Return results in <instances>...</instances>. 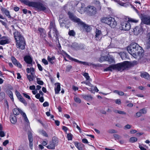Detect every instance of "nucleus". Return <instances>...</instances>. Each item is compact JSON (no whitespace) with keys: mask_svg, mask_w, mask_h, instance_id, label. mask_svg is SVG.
Listing matches in <instances>:
<instances>
[{"mask_svg":"<svg viewBox=\"0 0 150 150\" xmlns=\"http://www.w3.org/2000/svg\"><path fill=\"white\" fill-rule=\"evenodd\" d=\"M38 30L40 33L45 34L46 33L44 29L42 28H39L38 29Z\"/></svg>","mask_w":150,"mask_h":150,"instance_id":"obj_48","label":"nucleus"},{"mask_svg":"<svg viewBox=\"0 0 150 150\" xmlns=\"http://www.w3.org/2000/svg\"><path fill=\"white\" fill-rule=\"evenodd\" d=\"M68 34L70 36H74L75 35V33L73 30H70L69 31Z\"/></svg>","mask_w":150,"mask_h":150,"instance_id":"obj_38","label":"nucleus"},{"mask_svg":"<svg viewBox=\"0 0 150 150\" xmlns=\"http://www.w3.org/2000/svg\"><path fill=\"white\" fill-rule=\"evenodd\" d=\"M114 21V18L111 17L107 18V17H103L100 20V21L103 23H104L108 24H110L111 22L110 21Z\"/></svg>","mask_w":150,"mask_h":150,"instance_id":"obj_11","label":"nucleus"},{"mask_svg":"<svg viewBox=\"0 0 150 150\" xmlns=\"http://www.w3.org/2000/svg\"><path fill=\"white\" fill-rule=\"evenodd\" d=\"M6 93L8 95L12 101H13V94L12 92L10 90H8L6 91Z\"/></svg>","mask_w":150,"mask_h":150,"instance_id":"obj_28","label":"nucleus"},{"mask_svg":"<svg viewBox=\"0 0 150 150\" xmlns=\"http://www.w3.org/2000/svg\"><path fill=\"white\" fill-rule=\"evenodd\" d=\"M140 76L145 79L149 80L150 79V75L147 72H145L143 73H141Z\"/></svg>","mask_w":150,"mask_h":150,"instance_id":"obj_23","label":"nucleus"},{"mask_svg":"<svg viewBox=\"0 0 150 150\" xmlns=\"http://www.w3.org/2000/svg\"><path fill=\"white\" fill-rule=\"evenodd\" d=\"M131 27L129 23L127 22H122L121 23L119 29L121 30H128L130 29Z\"/></svg>","mask_w":150,"mask_h":150,"instance_id":"obj_6","label":"nucleus"},{"mask_svg":"<svg viewBox=\"0 0 150 150\" xmlns=\"http://www.w3.org/2000/svg\"><path fill=\"white\" fill-rule=\"evenodd\" d=\"M114 21H110L111 23L110 24H108V25H109L111 27L114 28H115L117 25L116 21H115L114 18Z\"/></svg>","mask_w":150,"mask_h":150,"instance_id":"obj_31","label":"nucleus"},{"mask_svg":"<svg viewBox=\"0 0 150 150\" xmlns=\"http://www.w3.org/2000/svg\"><path fill=\"white\" fill-rule=\"evenodd\" d=\"M66 56L67 57V58H69L70 60H71L72 61H74V62H76V60H77V59H74V58H72V57H70L68 54H67V55Z\"/></svg>","mask_w":150,"mask_h":150,"instance_id":"obj_44","label":"nucleus"},{"mask_svg":"<svg viewBox=\"0 0 150 150\" xmlns=\"http://www.w3.org/2000/svg\"><path fill=\"white\" fill-rule=\"evenodd\" d=\"M76 62H78V63H79L80 64H83V65H86V66H90V65H94V66H96V65L94 64H93V63H88V62H82V61H79V60H76Z\"/></svg>","mask_w":150,"mask_h":150,"instance_id":"obj_21","label":"nucleus"},{"mask_svg":"<svg viewBox=\"0 0 150 150\" xmlns=\"http://www.w3.org/2000/svg\"><path fill=\"white\" fill-rule=\"evenodd\" d=\"M19 100L21 102L23 103L26 106L27 105V102L23 97L20 98Z\"/></svg>","mask_w":150,"mask_h":150,"instance_id":"obj_34","label":"nucleus"},{"mask_svg":"<svg viewBox=\"0 0 150 150\" xmlns=\"http://www.w3.org/2000/svg\"><path fill=\"white\" fill-rule=\"evenodd\" d=\"M72 136H73V135H72V134H71L69 133V134H68L67 135L68 139L69 140H71L72 139Z\"/></svg>","mask_w":150,"mask_h":150,"instance_id":"obj_46","label":"nucleus"},{"mask_svg":"<svg viewBox=\"0 0 150 150\" xmlns=\"http://www.w3.org/2000/svg\"><path fill=\"white\" fill-rule=\"evenodd\" d=\"M105 57L106 56L101 57L99 59V61L102 62L103 61L105 60Z\"/></svg>","mask_w":150,"mask_h":150,"instance_id":"obj_52","label":"nucleus"},{"mask_svg":"<svg viewBox=\"0 0 150 150\" xmlns=\"http://www.w3.org/2000/svg\"><path fill=\"white\" fill-rule=\"evenodd\" d=\"M1 10L3 13L5 14L6 16H8V18H11V16L10 15L9 11L6 8H2Z\"/></svg>","mask_w":150,"mask_h":150,"instance_id":"obj_20","label":"nucleus"},{"mask_svg":"<svg viewBox=\"0 0 150 150\" xmlns=\"http://www.w3.org/2000/svg\"><path fill=\"white\" fill-rule=\"evenodd\" d=\"M27 77L29 81H33V78L32 77V76L30 75H27Z\"/></svg>","mask_w":150,"mask_h":150,"instance_id":"obj_47","label":"nucleus"},{"mask_svg":"<svg viewBox=\"0 0 150 150\" xmlns=\"http://www.w3.org/2000/svg\"><path fill=\"white\" fill-rule=\"evenodd\" d=\"M28 137L29 139V141H33V137L32 134L31 132L28 131Z\"/></svg>","mask_w":150,"mask_h":150,"instance_id":"obj_36","label":"nucleus"},{"mask_svg":"<svg viewBox=\"0 0 150 150\" xmlns=\"http://www.w3.org/2000/svg\"><path fill=\"white\" fill-rule=\"evenodd\" d=\"M119 54L122 60H125L126 59L128 58V54L125 51L120 52Z\"/></svg>","mask_w":150,"mask_h":150,"instance_id":"obj_18","label":"nucleus"},{"mask_svg":"<svg viewBox=\"0 0 150 150\" xmlns=\"http://www.w3.org/2000/svg\"><path fill=\"white\" fill-rule=\"evenodd\" d=\"M132 67L134 66V65H136L137 64V61H134L131 62Z\"/></svg>","mask_w":150,"mask_h":150,"instance_id":"obj_56","label":"nucleus"},{"mask_svg":"<svg viewBox=\"0 0 150 150\" xmlns=\"http://www.w3.org/2000/svg\"><path fill=\"white\" fill-rule=\"evenodd\" d=\"M113 136L115 138V140H119L121 138V137L117 134H114Z\"/></svg>","mask_w":150,"mask_h":150,"instance_id":"obj_42","label":"nucleus"},{"mask_svg":"<svg viewBox=\"0 0 150 150\" xmlns=\"http://www.w3.org/2000/svg\"><path fill=\"white\" fill-rule=\"evenodd\" d=\"M53 30L54 31L56 36L55 37H56V39H58V37L59 36V33L58 32L57 30V29L56 28H54L53 29Z\"/></svg>","mask_w":150,"mask_h":150,"instance_id":"obj_32","label":"nucleus"},{"mask_svg":"<svg viewBox=\"0 0 150 150\" xmlns=\"http://www.w3.org/2000/svg\"><path fill=\"white\" fill-rule=\"evenodd\" d=\"M11 59L12 62L14 65L19 67V68H21L22 66L21 64L16 59V58L14 57H11Z\"/></svg>","mask_w":150,"mask_h":150,"instance_id":"obj_14","label":"nucleus"},{"mask_svg":"<svg viewBox=\"0 0 150 150\" xmlns=\"http://www.w3.org/2000/svg\"><path fill=\"white\" fill-rule=\"evenodd\" d=\"M139 17L142 21L140 24L142 26L144 24L150 25V16L144 14H140Z\"/></svg>","mask_w":150,"mask_h":150,"instance_id":"obj_5","label":"nucleus"},{"mask_svg":"<svg viewBox=\"0 0 150 150\" xmlns=\"http://www.w3.org/2000/svg\"><path fill=\"white\" fill-rule=\"evenodd\" d=\"M85 77L86 79V80L88 81L90 79V76L88 75V73L85 72L83 74H82Z\"/></svg>","mask_w":150,"mask_h":150,"instance_id":"obj_39","label":"nucleus"},{"mask_svg":"<svg viewBox=\"0 0 150 150\" xmlns=\"http://www.w3.org/2000/svg\"><path fill=\"white\" fill-rule=\"evenodd\" d=\"M79 25L82 26L87 32H90L91 29V27L90 26L85 23L81 21H80Z\"/></svg>","mask_w":150,"mask_h":150,"instance_id":"obj_12","label":"nucleus"},{"mask_svg":"<svg viewBox=\"0 0 150 150\" xmlns=\"http://www.w3.org/2000/svg\"><path fill=\"white\" fill-rule=\"evenodd\" d=\"M82 97L85 100H92L93 98L92 96L91 95L88 96L83 95H82Z\"/></svg>","mask_w":150,"mask_h":150,"instance_id":"obj_29","label":"nucleus"},{"mask_svg":"<svg viewBox=\"0 0 150 150\" xmlns=\"http://www.w3.org/2000/svg\"><path fill=\"white\" fill-rule=\"evenodd\" d=\"M128 21L129 22L136 23L138 22L139 20L136 19L131 18H129Z\"/></svg>","mask_w":150,"mask_h":150,"instance_id":"obj_33","label":"nucleus"},{"mask_svg":"<svg viewBox=\"0 0 150 150\" xmlns=\"http://www.w3.org/2000/svg\"><path fill=\"white\" fill-rule=\"evenodd\" d=\"M67 14L69 15V19L71 21L77 23L78 24L81 21L79 18H77L74 15L73 13L70 11L68 12Z\"/></svg>","mask_w":150,"mask_h":150,"instance_id":"obj_8","label":"nucleus"},{"mask_svg":"<svg viewBox=\"0 0 150 150\" xmlns=\"http://www.w3.org/2000/svg\"><path fill=\"white\" fill-rule=\"evenodd\" d=\"M42 105L44 107H45L48 106L49 104L48 102H45Z\"/></svg>","mask_w":150,"mask_h":150,"instance_id":"obj_61","label":"nucleus"},{"mask_svg":"<svg viewBox=\"0 0 150 150\" xmlns=\"http://www.w3.org/2000/svg\"><path fill=\"white\" fill-rule=\"evenodd\" d=\"M95 4L96 7V10L97 9L98 11H100L101 9V6L100 2L96 1L95 2Z\"/></svg>","mask_w":150,"mask_h":150,"instance_id":"obj_24","label":"nucleus"},{"mask_svg":"<svg viewBox=\"0 0 150 150\" xmlns=\"http://www.w3.org/2000/svg\"><path fill=\"white\" fill-rule=\"evenodd\" d=\"M75 146L79 150H84V145L80 142H74Z\"/></svg>","mask_w":150,"mask_h":150,"instance_id":"obj_16","label":"nucleus"},{"mask_svg":"<svg viewBox=\"0 0 150 150\" xmlns=\"http://www.w3.org/2000/svg\"><path fill=\"white\" fill-rule=\"evenodd\" d=\"M9 42L8 39H6L5 40H1V38H0V45H3L7 43H8Z\"/></svg>","mask_w":150,"mask_h":150,"instance_id":"obj_27","label":"nucleus"},{"mask_svg":"<svg viewBox=\"0 0 150 150\" xmlns=\"http://www.w3.org/2000/svg\"><path fill=\"white\" fill-rule=\"evenodd\" d=\"M112 69L119 71L117 64L110 65L109 67L104 69V71H112Z\"/></svg>","mask_w":150,"mask_h":150,"instance_id":"obj_10","label":"nucleus"},{"mask_svg":"<svg viewBox=\"0 0 150 150\" xmlns=\"http://www.w3.org/2000/svg\"><path fill=\"white\" fill-rule=\"evenodd\" d=\"M54 84L55 86L57 85V87H55L54 90L55 93L56 94H58L59 93L60 90V84L59 83H55Z\"/></svg>","mask_w":150,"mask_h":150,"instance_id":"obj_22","label":"nucleus"},{"mask_svg":"<svg viewBox=\"0 0 150 150\" xmlns=\"http://www.w3.org/2000/svg\"><path fill=\"white\" fill-rule=\"evenodd\" d=\"M42 62L45 65H47L48 64L47 61L44 58L42 59Z\"/></svg>","mask_w":150,"mask_h":150,"instance_id":"obj_51","label":"nucleus"},{"mask_svg":"<svg viewBox=\"0 0 150 150\" xmlns=\"http://www.w3.org/2000/svg\"><path fill=\"white\" fill-rule=\"evenodd\" d=\"M26 5L37 8V9L44 11L46 8L44 5L40 2H30L27 0H19Z\"/></svg>","mask_w":150,"mask_h":150,"instance_id":"obj_3","label":"nucleus"},{"mask_svg":"<svg viewBox=\"0 0 150 150\" xmlns=\"http://www.w3.org/2000/svg\"><path fill=\"white\" fill-rule=\"evenodd\" d=\"M143 31V26L141 24L139 26H137L133 29V32L134 34L137 35Z\"/></svg>","mask_w":150,"mask_h":150,"instance_id":"obj_9","label":"nucleus"},{"mask_svg":"<svg viewBox=\"0 0 150 150\" xmlns=\"http://www.w3.org/2000/svg\"><path fill=\"white\" fill-rule=\"evenodd\" d=\"M37 83L40 85H43L44 84L43 82L41 80H40V81H37Z\"/></svg>","mask_w":150,"mask_h":150,"instance_id":"obj_58","label":"nucleus"},{"mask_svg":"<svg viewBox=\"0 0 150 150\" xmlns=\"http://www.w3.org/2000/svg\"><path fill=\"white\" fill-rule=\"evenodd\" d=\"M54 28H56L54 23L53 22H51L49 27V29L50 30H51V29L52 28H53V29Z\"/></svg>","mask_w":150,"mask_h":150,"instance_id":"obj_35","label":"nucleus"},{"mask_svg":"<svg viewBox=\"0 0 150 150\" xmlns=\"http://www.w3.org/2000/svg\"><path fill=\"white\" fill-rule=\"evenodd\" d=\"M13 114L14 115H18L19 114V112L18 111V109L14 108L13 110Z\"/></svg>","mask_w":150,"mask_h":150,"instance_id":"obj_41","label":"nucleus"},{"mask_svg":"<svg viewBox=\"0 0 150 150\" xmlns=\"http://www.w3.org/2000/svg\"><path fill=\"white\" fill-rule=\"evenodd\" d=\"M37 66L39 70L40 71H42L43 70L42 68L41 65L39 64H37Z\"/></svg>","mask_w":150,"mask_h":150,"instance_id":"obj_60","label":"nucleus"},{"mask_svg":"<svg viewBox=\"0 0 150 150\" xmlns=\"http://www.w3.org/2000/svg\"><path fill=\"white\" fill-rule=\"evenodd\" d=\"M22 94L23 95V96L25 97L26 98H28V99L29 100L31 99L29 95H28V94H26L25 93H22Z\"/></svg>","mask_w":150,"mask_h":150,"instance_id":"obj_50","label":"nucleus"},{"mask_svg":"<svg viewBox=\"0 0 150 150\" xmlns=\"http://www.w3.org/2000/svg\"><path fill=\"white\" fill-rule=\"evenodd\" d=\"M41 133L45 137H47L48 135L46 132L44 130H42Z\"/></svg>","mask_w":150,"mask_h":150,"instance_id":"obj_53","label":"nucleus"},{"mask_svg":"<svg viewBox=\"0 0 150 150\" xmlns=\"http://www.w3.org/2000/svg\"><path fill=\"white\" fill-rule=\"evenodd\" d=\"M5 136V134L3 131H0V136L1 137H4Z\"/></svg>","mask_w":150,"mask_h":150,"instance_id":"obj_57","label":"nucleus"},{"mask_svg":"<svg viewBox=\"0 0 150 150\" xmlns=\"http://www.w3.org/2000/svg\"><path fill=\"white\" fill-rule=\"evenodd\" d=\"M147 37L148 41L147 43L146 47L147 49H149L150 48V33L147 34Z\"/></svg>","mask_w":150,"mask_h":150,"instance_id":"obj_26","label":"nucleus"},{"mask_svg":"<svg viewBox=\"0 0 150 150\" xmlns=\"http://www.w3.org/2000/svg\"><path fill=\"white\" fill-rule=\"evenodd\" d=\"M115 103L117 104H120L121 103V100L120 99H117L115 100Z\"/></svg>","mask_w":150,"mask_h":150,"instance_id":"obj_59","label":"nucleus"},{"mask_svg":"<svg viewBox=\"0 0 150 150\" xmlns=\"http://www.w3.org/2000/svg\"><path fill=\"white\" fill-rule=\"evenodd\" d=\"M33 141H29V146L31 149L33 148Z\"/></svg>","mask_w":150,"mask_h":150,"instance_id":"obj_64","label":"nucleus"},{"mask_svg":"<svg viewBox=\"0 0 150 150\" xmlns=\"http://www.w3.org/2000/svg\"><path fill=\"white\" fill-rule=\"evenodd\" d=\"M48 145L46 147L48 149H55V147L56 144L54 141H48Z\"/></svg>","mask_w":150,"mask_h":150,"instance_id":"obj_15","label":"nucleus"},{"mask_svg":"<svg viewBox=\"0 0 150 150\" xmlns=\"http://www.w3.org/2000/svg\"><path fill=\"white\" fill-rule=\"evenodd\" d=\"M105 57V60L109 62V64H110L112 63L113 62L114 63L115 62L113 57L112 56H106Z\"/></svg>","mask_w":150,"mask_h":150,"instance_id":"obj_19","label":"nucleus"},{"mask_svg":"<svg viewBox=\"0 0 150 150\" xmlns=\"http://www.w3.org/2000/svg\"><path fill=\"white\" fill-rule=\"evenodd\" d=\"M87 15L89 16H93L97 13L96 8L93 6H88L87 11Z\"/></svg>","mask_w":150,"mask_h":150,"instance_id":"obj_7","label":"nucleus"},{"mask_svg":"<svg viewBox=\"0 0 150 150\" xmlns=\"http://www.w3.org/2000/svg\"><path fill=\"white\" fill-rule=\"evenodd\" d=\"M108 132L109 133H115L117 132V131L113 129H110L108 130Z\"/></svg>","mask_w":150,"mask_h":150,"instance_id":"obj_43","label":"nucleus"},{"mask_svg":"<svg viewBox=\"0 0 150 150\" xmlns=\"http://www.w3.org/2000/svg\"><path fill=\"white\" fill-rule=\"evenodd\" d=\"M10 118L11 122L13 124H15L17 122L16 116L14 114H11L10 116Z\"/></svg>","mask_w":150,"mask_h":150,"instance_id":"obj_17","label":"nucleus"},{"mask_svg":"<svg viewBox=\"0 0 150 150\" xmlns=\"http://www.w3.org/2000/svg\"><path fill=\"white\" fill-rule=\"evenodd\" d=\"M23 117H24V119L25 120V121L27 122H29V120L27 117L25 113L23 114Z\"/></svg>","mask_w":150,"mask_h":150,"instance_id":"obj_49","label":"nucleus"},{"mask_svg":"<svg viewBox=\"0 0 150 150\" xmlns=\"http://www.w3.org/2000/svg\"><path fill=\"white\" fill-rule=\"evenodd\" d=\"M5 93L4 92H1L0 93V98L3 99L5 98Z\"/></svg>","mask_w":150,"mask_h":150,"instance_id":"obj_45","label":"nucleus"},{"mask_svg":"<svg viewBox=\"0 0 150 150\" xmlns=\"http://www.w3.org/2000/svg\"><path fill=\"white\" fill-rule=\"evenodd\" d=\"M96 39L97 40V38H98L100 36H101V31L100 30L96 29Z\"/></svg>","mask_w":150,"mask_h":150,"instance_id":"obj_30","label":"nucleus"},{"mask_svg":"<svg viewBox=\"0 0 150 150\" xmlns=\"http://www.w3.org/2000/svg\"><path fill=\"white\" fill-rule=\"evenodd\" d=\"M48 61L51 64H53L54 63V62L53 61L55 59L54 56H52L51 57L48 56L47 58Z\"/></svg>","mask_w":150,"mask_h":150,"instance_id":"obj_25","label":"nucleus"},{"mask_svg":"<svg viewBox=\"0 0 150 150\" xmlns=\"http://www.w3.org/2000/svg\"><path fill=\"white\" fill-rule=\"evenodd\" d=\"M74 100L77 103H79L81 102V99L77 97H74Z\"/></svg>","mask_w":150,"mask_h":150,"instance_id":"obj_37","label":"nucleus"},{"mask_svg":"<svg viewBox=\"0 0 150 150\" xmlns=\"http://www.w3.org/2000/svg\"><path fill=\"white\" fill-rule=\"evenodd\" d=\"M24 59L25 61L27 64H31L32 66L33 60L30 56L26 55L24 57Z\"/></svg>","mask_w":150,"mask_h":150,"instance_id":"obj_13","label":"nucleus"},{"mask_svg":"<svg viewBox=\"0 0 150 150\" xmlns=\"http://www.w3.org/2000/svg\"><path fill=\"white\" fill-rule=\"evenodd\" d=\"M142 47L136 42H132L127 47L128 52L133 57L142 55L143 50Z\"/></svg>","mask_w":150,"mask_h":150,"instance_id":"obj_1","label":"nucleus"},{"mask_svg":"<svg viewBox=\"0 0 150 150\" xmlns=\"http://www.w3.org/2000/svg\"><path fill=\"white\" fill-rule=\"evenodd\" d=\"M62 19V18H60L59 19V21L60 23V25L61 26L63 27V26H64L65 23V22L64 21H62V22L61 21V19Z\"/></svg>","mask_w":150,"mask_h":150,"instance_id":"obj_40","label":"nucleus"},{"mask_svg":"<svg viewBox=\"0 0 150 150\" xmlns=\"http://www.w3.org/2000/svg\"><path fill=\"white\" fill-rule=\"evenodd\" d=\"M29 89L30 90H34L35 89V87L34 85L30 86L29 87Z\"/></svg>","mask_w":150,"mask_h":150,"instance_id":"obj_63","label":"nucleus"},{"mask_svg":"<svg viewBox=\"0 0 150 150\" xmlns=\"http://www.w3.org/2000/svg\"><path fill=\"white\" fill-rule=\"evenodd\" d=\"M131 126L127 124L124 127V129H129L131 128Z\"/></svg>","mask_w":150,"mask_h":150,"instance_id":"obj_55","label":"nucleus"},{"mask_svg":"<svg viewBox=\"0 0 150 150\" xmlns=\"http://www.w3.org/2000/svg\"><path fill=\"white\" fill-rule=\"evenodd\" d=\"M0 22L1 23L2 25H4L6 28H7V24L5 22L0 19Z\"/></svg>","mask_w":150,"mask_h":150,"instance_id":"obj_62","label":"nucleus"},{"mask_svg":"<svg viewBox=\"0 0 150 150\" xmlns=\"http://www.w3.org/2000/svg\"><path fill=\"white\" fill-rule=\"evenodd\" d=\"M140 112L141 113L145 114L146 113V111L145 108H143L140 110Z\"/></svg>","mask_w":150,"mask_h":150,"instance_id":"obj_54","label":"nucleus"},{"mask_svg":"<svg viewBox=\"0 0 150 150\" xmlns=\"http://www.w3.org/2000/svg\"><path fill=\"white\" fill-rule=\"evenodd\" d=\"M119 71H123L132 67L131 62L125 61L117 64Z\"/></svg>","mask_w":150,"mask_h":150,"instance_id":"obj_4","label":"nucleus"},{"mask_svg":"<svg viewBox=\"0 0 150 150\" xmlns=\"http://www.w3.org/2000/svg\"><path fill=\"white\" fill-rule=\"evenodd\" d=\"M13 35L16 40V45L17 47L22 50L24 49L26 44L23 37L21 34L20 32L18 31L14 33Z\"/></svg>","mask_w":150,"mask_h":150,"instance_id":"obj_2","label":"nucleus"}]
</instances>
